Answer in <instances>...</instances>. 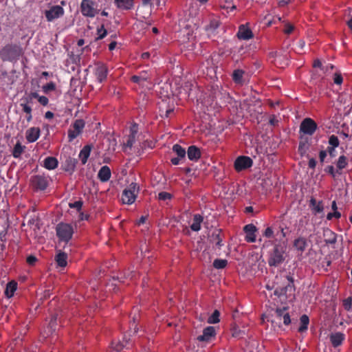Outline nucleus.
Listing matches in <instances>:
<instances>
[{
    "instance_id": "obj_2",
    "label": "nucleus",
    "mask_w": 352,
    "mask_h": 352,
    "mask_svg": "<svg viewBox=\"0 0 352 352\" xmlns=\"http://www.w3.org/2000/svg\"><path fill=\"white\" fill-rule=\"evenodd\" d=\"M285 251L286 247L280 244H276L269 255V265L277 267L281 264L285 259Z\"/></svg>"
},
{
    "instance_id": "obj_5",
    "label": "nucleus",
    "mask_w": 352,
    "mask_h": 352,
    "mask_svg": "<svg viewBox=\"0 0 352 352\" xmlns=\"http://www.w3.org/2000/svg\"><path fill=\"white\" fill-rule=\"evenodd\" d=\"M56 235L58 239L67 243L72 238L74 234V228L71 224L65 223H60L56 228Z\"/></svg>"
},
{
    "instance_id": "obj_7",
    "label": "nucleus",
    "mask_w": 352,
    "mask_h": 352,
    "mask_svg": "<svg viewBox=\"0 0 352 352\" xmlns=\"http://www.w3.org/2000/svg\"><path fill=\"white\" fill-rule=\"evenodd\" d=\"M80 12L85 16L94 17L98 12L96 3L92 0H82L80 3Z\"/></svg>"
},
{
    "instance_id": "obj_34",
    "label": "nucleus",
    "mask_w": 352,
    "mask_h": 352,
    "mask_svg": "<svg viewBox=\"0 0 352 352\" xmlns=\"http://www.w3.org/2000/svg\"><path fill=\"white\" fill-rule=\"evenodd\" d=\"M22 110L26 114V120L29 122L32 120V107L28 104H21Z\"/></svg>"
},
{
    "instance_id": "obj_52",
    "label": "nucleus",
    "mask_w": 352,
    "mask_h": 352,
    "mask_svg": "<svg viewBox=\"0 0 352 352\" xmlns=\"http://www.w3.org/2000/svg\"><path fill=\"white\" fill-rule=\"evenodd\" d=\"M263 235L267 238H272L274 236V231L270 227H267Z\"/></svg>"
},
{
    "instance_id": "obj_14",
    "label": "nucleus",
    "mask_w": 352,
    "mask_h": 352,
    "mask_svg": "<svg viewBox=\"0 0 352 352\" xmlns=\"http://www.w3.org/2000/svg\"><path fill=\"white\" fill-rule=\"evenodd\" d=\"M293 246L298 252L302 254L308 246V241L304 236H299L294 241Z\"/></svg>"
},
{
    "instance_id": "obj_48",
    "label": "nucleus",
    "mask_w": 352,
    "mask_h": 352,
    "mask_svg": "<svg viewBox=\"0 0 352 352\" xmlns=\"http://www.w3.org/2000/svg\"><path fill=\"white\" fill-rule=\"evenodd\" d=\"M135 138L136 137H134L133 135H129L128 139L126 140V142L124 143V146L126 147L131 148L133 146V144L135 142Z\"/></svg>"
},
{
    "instance_id": "obj_46",
    "label": "nucleus",
    "mask_w": 352,
    "mask_h": 352,
    "mask_svg": "<svg viewBox=\"0 0 352 352\" xmlns=\"http://www.w3.org/2000/svg\"><path fill=\"white\" fill-rule=\"evenodd\" d=\"M343 81V78L340 72H336L333 75V82L336 85H341Z\"/></svg>"
},
{
    "instance_id": "obj_24",
    "label": "nucleus",
    "mask_w": 352,
    "mask_h": 352,
    "mask_svg": "<svg viewBox=\"0 0 352 352\" xmlns=\"http://www.w3.org/2000/svg\"><path fill=\"white\" fill-rule=\"evenodd\" d=\"M344 340V335L342 333L338 332L334 334H331L330 336V340L333 347H338L340 346Z\"/></svg>"
},
{
    "instance_id": "obj_31",
    "label": "nucleus",
    "mask_w": 352,
    "mask_h": 352,
    "mask_svg": "<svg viewBox=\"0 0 352 352\" xmlns=\"http://www.w3.org/2000/svg\"><path fill=\"white\" fill-rule=\"evenodd\" d=\"M24 148H25V146H22L21 144L19 142H18L15 144V146L13 148V151H12L13 157L15 158H19L21 157V154L23 153Z\"/></svg>"
},
{
    "instance_id": "obj_27",
    "label": "nucleus",
    "mask_w": 352,
    "mask_h": 352,
    "mask_svg": "<svg viewBox=\"0 0 352 352\" xmlns=\"http://www.w3.org/2000/svg\"><path fill=\"white\" fill-rule=\"evenodd\" d=\"M324 241L326 244H335L337 241L336 234L330 230H327L324 232Z\"/></svg>"
},
{
    "instance_id": "obj_63",
    "label": "nucleus",
    "mask_w": 352,
    "mask_h": 352,
    "mask_svg": "<svg viewBox=\"0 0 352 352\" xmlns=\"http://www.w3.org/2000/svg\"><path fill=\"white\" fill-rule=\"evenodd\" d=\"M25 102H24L23 104H29L30 103H32V98L30 97V96L28 95L25 98L23 99Z\"/></svg>"
},
{
    "instance_id": "obj_50",
    "label": "nucleus",
    "mask_w": 352,
    "mask_h": 352,
    "mask_svg": "<svg viewBox=\"0 0 352 352\" xmlns=\"http://www.w3.org/2000/svg\"><path fill=\"white\" fill-rule=\"evenodd\" d=\"M287 307H283V309L278 308L276 310V314L278 318L280 320L283 317L284 314L287 313Z\"/></svg>"
},
{
    "instance_id": "obj_47",
    "label": "nucleus",
    "mask_w": 352,
    "mask_h": 352,
    "mask_svg": "<svg viewBox=\"0 0 352 352\" xmlns=\"http://www.w3.org/2000/svg\"><path fill=\"white\" fill-rule=\"evenodd\" d=\"M138 132V124L135 122L132 123L130 126L129 135H133L134 137H136Z\"/></svg>"
},
{
    "instance_id": "obj_53",
    "label": "nucleus",
    "mask_w": 352,
    "mask_h": 352,
    "mask_svg": "<svg viewBox=\"0 0 352 352\" xmlns=\"http://www.w3.org/2000/svg\"><path fill=\"white\" fill-rule=\"evenodd\" d=\"M36 261H37V258H36V256H34L33 255H30V256H28L27 259H26V262L30 265H34Z\"/></svg>"
},
{
    "instance_id": "obj_57",
    "label": "nucleus",
    "mask_w": 352,
    "mask_h": 352,
    "mask_svg": "<svg viewBox=\"0 0 352 352\" xmlns=\"http://www.w3.org/2000/svg\"><path fill=\"white\" fill-rule=\"evenodd\" d=\"M326 157H327V151H320L319 153V159H320V162L322 164L324 162Z\"/></svg>"
},
{
    "instance_id": "obj_23",
    "label": "nucleus",
    "mask_w": 352,
    "mask_h": 352,
    "mask_svg": "<svg viewBox=\"0 0 352 352\" xmlns=\"http://www.w3.org/2000/svg\"><path fill=\"white\" fill-rule=\"evenodd\" d=\"M92 146L90 144L85 145L80 151L79 158L81 161L82 164H85L90 155Z\"/></svg>"
},
{
    "instance_id": "obj_17",
    "label": "nucleus",
    "mask_w": 352,
    "mask_h": 352,
    "mask_svg": "<svg viewBox=\"0 0 352 352\" xmlns=\"http://www.w3.org/2000/svg\"><path fill=\"white\" fill-rule=\"evenodd\" d=\"M151 80V76L147 71H142L139 75H133L131 77V81L138 85L142 84L144 82Z\"/></svg>"
},
{
    "instance_id": "obj_3",
    "label": "nucleus",
    "mask_w": 352,
    "mask_h": 352,
    "mask_svg": "<svg viewBox=\"0 0 352 352\" xmlns=\"http://www.w3.org/2000/svg\"><path fill=\"white\" fill-rule=\"evenodd\" d=\"M22 54V49L16 44H8L0 50V58L3 61L18 58Z\"/></svg>"
},
{
    "instance_id": "obj_28",
    "label": "nucleus",
    "mask_w": 352,
    "mask_h": 352,
    "mask_svg": "<svg viewBox=\"0 0 352 352\" xmlns=\"http://www.w3.org/2000/svg\"><path fill=\"white\" fill-rule=\"evenodd\" d=\"M16 289L17 283L15 282L14 280H12L7 284L5 294L8 298H11L12 296H13Z\"/></svg>"
},
{
    "instance_id": "obj_25",
    "label": "nucleus",
    "mask_w": 352,
    "mask_h": 352,
    "mask_svg": "<svg viewBox=\"0 0 352 352\" xmlns=\"http://www.w3.org/2000/svg\"><path fill=\"white\" fill-rule=\"evenodd\" d=\"M58 164L57 159L54 157H47L44 160L43 166L48 170L55 169Z\"/></svg>"
},
{
    "instance_id": "obj_4",
    "label": "nucleus",
    "mask_w": 352,
    "mask_h": 352,
    "mask_svg": "<svg viewBox=\"0 0 352 352\" xmlns=\"http://www.w3.org/2000/svg\"><path fill=\"white\" fill-rule=\"evenodd\" d=\"M50 184V177L45 175H36L30 177V187L35 192L44 191Z\"/></svg>"
},
{
    "instance_id": "obj_33",
    "label": "nucleus",
    "mask_w": 352,
    "mask_h": 352,
    "mask_svg": "<svg viewBox=\"0 0 352 352\" xmlns=\"http://www.w3.org/2000/svg\"><path fill=\"white\" fill-rule=\"evenodd\" d=\"M173 151L177 155V157L184 159L186 157V150L179 144H175L173 146Z\"/></svg>"
},
{
    "instance_id": "obj_20",
    "label": "nucleus",
    "mask_w": 352,
    "mask_h": 352,
    "mask_svg": "<svg viewBox=\"0 0 352 352\" xmlns=\"http://www.w3.org/2000/svg\"><path fill=\"white\" fill-rule=\"evenodd\" d=\"M237 36L239 39L249 40L253 38L254 35L250 28H245V25H242L239 27Z\"/></svg>"
},
{
    "instance_id": "obj_22",
    "label": "nucleus",
    "mask_w": 352,
    "mask_h": 352,
    "mask_svg": "<svg viewBox=\"0 0 352 352\" xmlns=\"http://www.w3.org/2000/svg\"><path fill=\"white\" fill-rule=\"evenodd\" d=\"M111 176V172L109 166H103L99 170L98 173V179L102 182H105L109 180Z\"/></svg>"
},
{
    "instance_id": "obj_40",
    "label": "nucleus",
    "mask_w": 352,
    "mask_h": 352,
    "mask_svg": "<svg viewBox=\"0 0 352 352\" xmlns=\"http://www.w3.org/2000/svg\"><path fill=\"white\" fill-rule=\"evenodd\" d=\"M107 34V30L104 28V25H102L100 28L97 29V37L96 41L101 40L106 36Z\"/></svg>"
},
{
    "instance_id": "obj_58",
    "label": "nucleus",
    "mask_w": 352,
    "mask_h": 352,
    "mask_svg": "<svg viewBox=\"0 0 352 352\" xmlns=\"http://www.w3.org/2000/svg\"><path fill=\"white\" fill-rule=\"evenodd\" d=\"M78 212H79L78 219L80 221L88 220V219L89 217V214H85L83 212H81V211Z\"/></svg>"
},
{
    "instance_id": "obj_10",
    "label": "nucleus",
    "mask_w": 352,
    "mask_h": 352,
    "mask_svg": "<svg viewBox=\"0 0 352 352\" xmlns=\"http://www.w3.org/2000/svg\"><path fill=\"white\" fill-rule=\"evenodd\" d=\"M253 164L252 160L248 156L238 157L234 164V167L236 171L240 172L243 170L250 168Z\"/></svg>"
},
{
    "instance_id": "obj_41",
    "label": "nucleus",
    "mask_w": 352,
    "mask_h": 352,
    "mask_svg": "<svg viewBox=\"0 0 352 352\" xmlns=\"http://www.w3.org/2000/svg\"><path fill=\"white\" fill-rule=\"evenodd\" d=\"M82 205H83L82 201L79 200V201H76L74 203H69V207L70 208H76L78 212H80V210H82Z\"/></svg>"
},
{
    "instance_id": "obj_8",
    "label": "nucleus",
    "mask_w": 352,
    "mask_h": 352,
    "mask_svg": "<svg viewBox=\"0 0 352 352\" xmlns=\"http://www.w3.org/2000/svg\"><path fill=\"white\" fill-rule=\"evenodd\" d=\"M85 126V122L82 119H77L68 130V141L72 142L82 132Z\"/></svg>"
},
{
    "instance_id": "obj_61",
    "label": "nucleus",
    "mask_w": 352,
    "mask_h": 352,
    "mask_svg": "<svg viewBox=\"0 0 352 352\" xmlns=\"http://www.w3.org/2000/svg\"><path fill=\"white\" fill-rule=\"evenodd\" d=\"M182 159L177 157H174V158H172L170 162L173 164L174 165H177L179 164L180 161L182 160Z\"/></svg>"
},
{
    "instance_id": "obj_60",
    "label": "nucleus",
    "mask_w": 352,
    "mask_h": 352,
    "mask_svg": "<svg viewBox=\"0 0 352 352\" xmlns=\"http://www.w3.org/2000/svg\"><path fill=\"white\" fill-rule=\"evenodd\" d=\"M326 151L329 153L331 157H334L335 147L328 146Z\"/></svg>"
},
{
    "instance_id": "obj_18",
    "label": "nucleus",
    "mask_w": 352,
    "mask_h": 352,
    "mask_svg": "<svg viewBox=\"0 0 352 352\" xmlns=\"http://www.w3.org/2000/svg\"><path fill=\"white\" fill-rule=\"evenodd\" d=\"M309 207L314 214L320 213L324 210L322 201H317L316 199L311 197L309 200Z\"/></svg>"
},
{
    "instance_id": "obj_12",
    "label": "nucleus",
    "mask_w": 352,
    "mask_h": 352,
    "mask_svg": "<svg viewBox=\"0 0 352 352\" xmlns=\"http://www.w3.org/2000/svg\"><path fill=\"white\" fill-rule=\"evenodd\" d=\"M96 76L98 79V80L100 82H102L103 81L106 80L108 75V67L107 66L102 63V62H98L96 64Z\"/></svg>"
},
{
    "instance_id": "obj_37",
    "label": "nucleus",
    "mask_w": 352,
    "mask_h": 352,
    "mask_svg": "<svg viewBox=\"0 0 352 352\" xmlns=\"http://www.w3.org/2000/svg\"><path fill=\"white\" fill-rule=\"evenodd\" d=\"M220 312L218 310H214L212 314L208 318V322L209 324H216L219 322Z\"/></svg>"
},
{
    "instance_id": "obj_38",
    "label": "nucleus",
    "mask_w": 352,
    "mask_h": 352,
    "mask_svg": "<svg viewBox=\"0 0 352 352\" xmlns=\"http://www.w3.org/2000/svg\"><path fill=\"white\" fill-rule=\"evenodd\" d=\"M227 264V260L217 258L213 262V267L216 269H223L226 267Z\"/></svg>"
},
{
    "instance_id": "obj_51",
    "label": "nucleus",
    "mask_w": 352,
    "mask_h": 352,
    "mask_svg": "<svg viewBox=\"0 0 352 352\" xmlns=\"http://www.w3.org/2000/svg\"><path fill=\"white\" fill-rule=\"evenodd\" d=\"M344 306L346 309H352V296L344 300Z\"/></svg>"
},
{
    "instance_id": "obj_59",
    "label": "nucleus",
    "mask_w": 352,
    "mask_h": 352,
    "mask_svg": "<svg viewBox=\"0 0 352 352\" xmlns=\"http://www.w3.org/2000/svg\"><path fill=\"white\" fill-rule=\"evenodd\" d=\"M308 166L310 168L314 169L316 166V161L314 158H311L309 160Z\"/></svg>"
},
{
    "instance_id": "obj_42",
    "label": "nucleus",
    "mask_w": 352,
    "mask_h": 352,
    "mask_svg": "<svg viewBox=\"0 0 352 352\" xmlns=\"http://www.w3.org/2000/svg\"><path fill=\"white\" fill-rule=\"evenodd\" d=\"M329 143L330 145H331V146L336 148L339 146L340 141L337 136L335 135H331L329 137Z\"/></svg>"
},
{
    "instance_id": "obj_49",
    "label": "nucleus",
    "mask_w": 352,
    "mask_h": 352,
    "mask_svg": "<svg viewBox=\"0 0 352 352\" xmlns=\"http://www.w3.org/2000/svg\"><path fill=\"white\" fill-rule=\"evenodd\" d=\"M294 30V26L290 23H287L285 25V28L283 30V32L286 34H290L293 32Z\"/></svg>"
},
{
    "instance_id": "obj_15",
    "label": "nucleus",
    "mask_w": 352,
    "mask_h": 352,
    "mask_svg": "<svg viewBox=\"0 0 352 352\" xmlns=\"http://www.w3.org/2000/svg\"><path fill=\"white\" fill-rule=\"evenodd\" d=\"M41 134V129L39 127H31L25 132V138L28 142H36Z\"/></svg>"
},
{
    "instance_id": "obj_21",
    "label": "nucleus",
    "mask_w": 352,
    "mask_h": 352,
    "mask_svg": "<svg viewBox=\"0 0 352 352\" xmlns=\"http://www.w3.org/2000/svg\"><path fill=\"white\" fill-rule=\"evenodd\" d=\"M114 3L118 9L129 10L134 6V0H114Z\"/></svg>"
},
{
    "instance_id": "obj_6",
    "label": "nucleus",
    "mask_w": 352,
    "mask_h": 352,
    "mask_svg": "<svg viewBox=\"0 0 352 352\" xmlns=\"http://www.w3.org/2000/svg\"><path fill=\"white\" fill-rule=\"evenodd\" d=\"M139 192V186L137 183L132 182L128 187L124 190L122 195V200L123 204H133Z\"/></svg>"
},
{
    "instance_id": "obj_35",
    "label": "nucleus",
    "mask_w": 352,
    "mask_h": 352,
    "mask_svg": "<svg viewBox=\"0 0 352 352\" xmlns=\"http://www.w3.org/2000/svg\"><path fill=\"white\" fill-rule=\"evenodd\" d=\"M220 25V21L217 18H212L210 19L209 24L206 26V30L213 31L216 30Z\"/></svg>"
},
{
    "instance_id": "obj_64",
    "label": "nucleus",
    "mask_w": 352,
    "mask_h": 352,
    "mask_svg": "<svg viewBox=\"0 0 352 352\" xmlns=\"http://www.w3.org/2000/svg\"><path fill=\"white\" fill-rule=\"evenodd\" d=\"M28 95L30 96L32 99H37V100L40 97V96L36 92H30Z\"/></svg>"
},
{
    "instance_id": "obj_62",
    "label": "nucleus",
    "mask_w": 352,
    "mask_h": 352,
    "mask_svg": "<svg viewBox=\"0 0 352 352\" xmlns=\"http://www.w3.org/2000/svg\"><path fill=\"white\" fill-rule=\"evenodd\" d=\"M322 66V63L319 59H316L313 63L314 67H320Z\"/></svg>"
},
{
    "instance_id": "obj_1",
    "label": "nucleus",
    "mask_w": 352,
    "mask_h": 352,
    "mask_svg": "<svg viewBox=\"0 0 352 352\" xmlns=\"http://www.w3.org/2000/svg\"><path fill=\"white\" fill-rule=\"evenodd\" d=\"M277 285L274 290V295L280 298V300H292L294 297L295 287L294 278L292 276H276Z\"/></svg>"
},
{
    "instance_id": "obj_56",
    "label": "nucleus",
    "mask_w": 352,
    "mask_h": 352,
    "mask_svg": "<svg viewBox=\"0 0 352 352\" xmlns=\"http://www.w3.org/2000/svg\"><path fill=\"white\" fill-rule=\"evenodd\" d=\"M283 322L285 325H288L291 323L290 316L288 312L284 314L283 317Z\"/></svg>"
},
{
    "instance_id": "obj_30",
    "label": "nucleus",
    "mask_w": 352,
    "mask_h": 352,
    "mask_svg": "<svg viewBox=\"0 0 352 352\" xmlns=\"http://www.w3.org/2000/svg\"><path fill=\"white\" fill-rule=\"evenodd\" d=\"M300 325L298 331V332L302 333L307 329L308 324L309 322V319L307 315H302L300 318Z\"/></svg>"
},
{
    "instance_id": "obj_44",
    "label": "nucleus",
    "mask_w": 352,
    "mask_h": 352,
    "mask_svg": "<svg viewBox=\"0 0 352 352\" xmlns=\"http://www.w3.org/2000/svg\"><path fill=\"white\" fill-rule=\"evenodd\" d=\"M56 89V85L53 82L47 83L43 86V90L45 93H47L51 91H54Z\"/></svg>"
},
{
    "instance_id": "obj_36",
    "label": "nucleus",
    "mask_w": 352,
    "mask_h": 352,
    "mask_svg": "<svg viewBox=\"0 0 352 352\" xmlns=\"http://www.w3.org/2000/svg\"><path fill=\"white\" fill-rule=\"evenodd\" d=\"M128 342L126 340V341H123V342H120V341H112L111 342V346H112V348L119 352V351H121L124 347L125 346L126 344Z\"/></svg>"
},
{
    "instance_id": "obj_13",
    "label": "nucleus",
    "mask_w": 352,
    "mask_h": 352,
    "mask_svg": "<svg viewBox=\"0 0 352 352\" xmlns=\"http://www.w3.org/2000/svg\"><path fill=\"white\" fill-rule=\"evenodd\" d=\"M243 231L245 232V241L248 243H253L256 241V227L252 224H248L243 227Z\"/></svg>"
},
{
    "instance_id": "obj_54",
    "label": "nucleus",
    "mask_w": 352,
    "mask_h": 352,
    "mask_svg": "<svg viewBox=\"0 0 352 352\" xmlns=\"http://www.w3.org/2000/svg\"><path fill=\"white\" fill-rule=\"evenodd\" d=\"M38 102L43 106H47L49 103V100L46 96H42L38 100Z\"/></svg>"
},
{
    "instance_id": "obj_26",
    "label": "nucleus",
    "mask_w": 352,
    "mask_h": 352,
    "mask_svg": "<svg viewBox=\"0 0 352 352\" xmlns=\"http://www.w3.org/2000/svg\"><path fill=\"white\" fill-rule=\"evenodd\" d=\"M55 261L59 267H65L67 265V254L59 251L55 256Z\"/></svg>"
},
{
    "instance_id": "obj_19",
    "label": "nucleus",
    "mask_w": 352,
    "mask_h": 352,
    "mask_svg": "<svg viewBox=\"0 0 352 352\" xmlns=\"http://www.w3.org/2000/svg\"><path fill=\"white\" fill-rule=\"evenodd\" d=\"M188 157L191 161L197 162L201 155L200 149L196 146H190L187 151Z\"/></svg>"
},
{
    "instance_id": "obj_11",
    "label": "nucleus",
    "mask_w": 352,
    "mask_h": 352,
    "mask_svg": "<svg viewBox=\"0 0 352 352\" xmlns=\"http://www.w3.org/2000/svg\"><path fill=\"white\" fill-rule=\"evenodd\" d=\"M65 12L60 6H53L50 10L45 11V16L47 21H52L63 16Z\"/></svg>"
},
{
    "instance_id": "obj_45",
    "label": "nucleus",
    "mask_w": 352,
    "mask_h": 352,
    "mask_svg": "<svg viewBox=\"0 0 352 352\" xmlns=\"http://www.w3.org/2000/svg\"><path fill=\"white\" fill-rule=\"evenodd\" d=\"M172 198V195L167 192H160L158 194V199L162 201H166L168 199H170Z\"/></svg>"
},
{
    "instance_id": "obj_39",
    "label": "nucleus",
    "mask_w": 352,
    "mask_h": 352,
    "mask_svg": "<svg viewBox=\"0 0 352 352\" xmlns=\"http://www.w3.org/2000/svg\"><path fill=\"white\" fill-rule=\"evenodd\" d=\"M347 164V158L344 155L340 156L336 164L338 168L342 170L344 168Z\"/></svg>"
},
{
    "instance_id": "obj_55",
    "label": "nucleus",
    "mask_w": 352,
    "mask_h": 352,
    "mask_svg": "<svg viewBox=\"0 0 352 352\" xmlns=\"http://www.w3.org/2000/svg\"><path fill=\"white\" fill-rule=\"evenodd\" d=\"M325 171L329 173L333 177H336L335 169H334V167L333 166H328L325 168Z\"/></svg>"
},
{
    "instance_id": "obj_32",
    "label": "nucleus",
    "mask_w": 352,
    "mask_h": 352,
    "mask_svg": "<svg viewBox=\"0 0 352 352\" xmlns=\"http://www.w3.org/2000/svg\"><path fill=\"white\" fill-rule=\"evenodd\" d=\"M244 71L242 69H235L232 73V80L236 83H241Z\"/></svg>"
},
{
    "instance_id": "obj_43",
    "label": "nucleus",
    "mask_w": 352,
    "mask_h": 352,
    "mask_svg": "<svg viewBox=\"0 0 352 352\" xmlns=\"http://www.w3.org/2000/svg\"><path fill=\"white\" fill-rule=\"evenodd\" d=\"M212 240H213V242L215 243V245L217 246V247H221L222 245V239L220 237V234H219V232L215 234V233H213L212 235Z\"/></svg>"
},
{
    "instance_id": "obj_9",
    "label": "nucleus",
    "mask_w": 352,
    "mask_h": 352,
    "mask_svg": "<svg viewBox=\"0 0 352 352\" xmlns=\"http://www.w3.org/2000/svg\"><path fill=\"white\" fill-rule=\"evenodd\" d=\"M318 128L316 122L311 118H305L300 126V132L306 135H313Z\"/></svg>"
},
{
    "instance_id": "obj_29",
    "label": "nucleus",
    "mask_w": 352,
    "mask_h": 352,
    "mask_svg": "<svg viewBox=\"0 0 352 352\" xmlns=\"http://www.w3.org/2000/svg\"><path fill=\"white\" fill-rule=\"evenodd\" d=\"M203 217L200 214H195L193 217V223L190 226V228L193 231H199L201 229V223L203 221Z\"/></svg>"
},
{
    "instance_id": "obj_16",
    "label": "nucleus",
    "mask_w": 352,
    "mask_h": 352,
    "mask_svg": "<svg viewBox=\"0 0 352 352\" xmlns=\"http://www.w3.org/2000/svg\"><path fill=\"white\" fill-rule=\"evenodd\" d=\"M216 335L214 327L210 326L205 328L203 331V334L197 337V340L200 342H208L210 339Z\"/></svg>"
}]
</instances>
